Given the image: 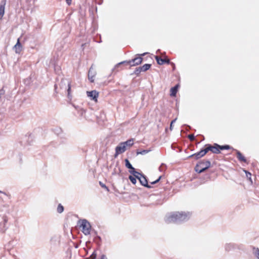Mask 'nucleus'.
Listing matches in <instances>:
<instances>
[{
    "label": "nucleus",
    "mask_w": 259,
    "mask_h": 259,
    "mask_svg": "<svg viewBox=\"0 0 259 259\" xmlns=\"http://www.w3.org/2000/svg\"><path fill=\"white\" fill-rule=\"evenodd\" d=\"M155 59L159 65H162L164 63L169 64L170 62L169 59H162L157 56H155Z\"/></svg>",
    "instance_id": "9b49d317"
},
{
    "label": "nucleus",
    "mask_w": 259,
    "mask_h": 259,
    "mask_svg": "<svg viewBox=\"0 0 259 259\" xmlns=\"http://www.w3.org/2000/svg\"><path fill=\"white\" fill-rule=\"evenodd\" d=\"M179 87H180L179 83H178L175 86L172 87L170 89V95L172 97L176 96Z\"/></svg>",
    "instance_id": "ddd939ff"
},
{
    "label": "nucleus",
    "mask_w": 259,
    "mask_h": 259,
    "mask_svg": "<svg viewBox=\"0 0 259 259\" xmlns=\"http://www.w3.org/2000/svg\"><path fill=\"white\" fill-rule=\"evenodd\" d=\"M244 171L245 172L247 178H248L250 180H251V174L249 172H248L245 170H244Z\"/></svg>",
    "instance_id": "2f4dec72"
},
{
    "label": "nucleus",
    "mask_w": 259,
    "mask_h": 259,
    "mask_svg": "<svg viewBox=\"0 0 259 259\" xmlns=\"http://www.w3.org/2000/svg\"><path fill=\"white\" fill-rule=\"evenodd\" d=\"M208 146L209 151H210L213 153L219 154L221 152V151H219L218 147L215 145V144H214L213 146H212L210 144H208Z\"/></svg>",
    "instance_id": "f8f14e48"
},
{
    "label": "nucleus",
    "mask_w": 259,
    "mask_h": 259,
    "mask_svg": "<svg viewBox=\"0 0 259 259\" xmlns=\"http://www.w3.org/2000/svg\"><path fill=\"white\" fill-rule=\"evenodd\" d=\"M106 255L104 254L102 255L100 259H106Z\"/></svg>",
    "instance_id": "58836bf2"
},
{
    "label": "nucleus",
    "mask_w": 259,
    "mask_h": 259,
    "mask_svg": "<svg viewBox=\"0 0 259 259\" xmlns=\"http://www.w3.org/2000/svg\"><path fill=\"white\" fill-rule=\"evenodd\" d=\"M98 238H99L100 239H101L100 237L98 236Z\"/></svg>",
    "instance_id": "c03bdc74"
},
{
    "label": "nucleus",
    "mask_w": 259,
    "mask_h": 259,
    "mask_svg": "<svg viewBox=\"0 0 259 259\" xmlns=\"http://www.w3.org/2000/svg\"><path fill=\"white\" fill-rule=\"evenodd\" d=\"M205 146L206 147L205 149L202 150L204 155H205L209 151L208 144L205 145Z\"/></svg>",
    "instance_id": "cd10ccee"
},
{
    "label": "nucleus",
    "mask_w": 259,
    "mask_h": 259,
    "mask_svg": "<svg viewBox=\"0 0 259 259\" xmlns=\"http://www.w3.org/2000/svg\"><path fill=\"white\" fill-rule=\"evenodd\" d=\"M159 170H160V171H161V166L159 167Z\"/></svg>",
    "instance_id": "79ce46f5"
},
{
    "label": "nucleus",
    "mask_w": 259,
    "mask_h": 259,
    "mask_svg": "<svg viewBox=\"0 0 259 259\" xmlns=\"http://www.w3.org/2000/svg\"><path fill=\"white\" fill-rule=\"evenodd\" d=\"M151 65L150 64H145L142 66H140V69H142L143 72L148 70L151 67Z\"/></svg>",
    "instance_id": "a211bd4d"
},
{
    "label": "nucleus",
    "mask_w": 259,
    "mask_h": 259,
    "mask_svg": "<svg viewBox=\"0 0 259 259\" xmlns=\"http://www.w3.org/2000/svg\"><path fill=\"white\" fill-rule=\"evenodd\" d=\"M204 155H205L204 154V153H203V152L201 150L200 151L189 156L188 157L190 158V157H194L196 159H198Z\"/></svg>",
    "instance_id": "2eb2a0df"
},
{
    "label": "nucleus",
    "mask_w": 259,
    "mask_h": 259,
    "mask_svg": "<svg viewBox=\"0 0 259 259\" xmlns=\"http://www.w3.org/2000/svg\"><path fill=\"white\" fill-rule=\"evenodd\" d=\"M211 165L209 160H203L198 162L195 167V170L198 173H201L210 167Z\"/></svg>",
    "instance_id": "7ed1b4c3"
},
{
    "label": "nucleus",
    "mask_w": 259,
    "mask_h": 259,
    "mask_svg": "<svg viewBox=\"0 0 259 259\" xmlns=\"http://www.w3.org/2000/svg\"><path fill=\"white\" fill-rule=\"evenodd\" d=\"M8 222V218L5 215H4L2 217H0V227L1 230L3 231H5L7 227H6V224Z\"/></svg>",
    "instance_id": "0eeeda50"
},
{
    "label": "nucleus",
    "mask_w": 259,
    "mask_h": 259,
    "mask_svg": "<svg viewBox=\"0 0 259 259\" xmlns=\"http://www.w3.org/2000/svg\"><path fill=\"white\" fill-rule=\"evenodd\" d=\"M188 138L191 141H194V139H195V136L193 134H191V135H188Z\"/></svg>",
    "instance_id": "473e14b6"
},
{
    "label": "nucleus",
    "mask_w": 259,
    "mask_h": 259,
    "mask_svg": "<svg viewBox=\"0 0 259 259\" xmlns=\"http://www.w3.org/2000/svg\"><path fill=\"white\" fill-rule=\"evenodd\" d=\"M140 181V184L148 188H151L152 187L148 184L146 177L143 174L140 172V175H137L136 177Z\"/></svg>",
    "instance_id": "39448f33"
},
{
    "label": "nucleus",
    "mask_w": 259,
    "mask_h": 259,
    "mask_svg": "<svg viewBox=\"0 0 259 259\" xmlns=\"http://www.w3.org/2000/svg\"><path fill=\"white\" fill-rule=\"evenodd\" d=\"M129 172L131 174L134 176L135 177H137V175H140V172L138 171H137L133 166V168L130 169Z\"/></svg>",
    "instance_id": "6ab92c4d"
},
{
    "label": "nucleus",
    "mask_w": 259,
    "mask_h": 259,
    "mask_svg": "<svg viewBox=\"0 0 259 259\" xmlns=\"http://www.w3.org/2000/svg\"><path fill=\"white\" fill-rule=\"evenodd\" d=\"M155 181H153V182H151V185L155 184L156 183H155Z\"/></svg>",
    "instance_id": "ea45409f"
},
{
    "label": "nucleus",
    "mask_w": 259,
    "mask_h": 259,
    "mask_svg": "<svg viewBox=\"0 0 259 259\" xmlns=\"http://www.w3.org/2000/svg\"><path fill=\"white\" fill-rule=\"evenodd\" d=\"M125 166L127 168L130 169V168H133L132 165L131 164V163L130 162L129 160L127 159H126L125 160Z\"/></svg>",
    "instance_id": "393cba45"
},
{
    "label": "nucleus",
    "mask_w": 259,
    "mask_h": 259,
    "mask_svg": "<svg viewBox=\"0 0 259 259\" xmlns=\"http://www.w3.org/2000/svg\"><path fill=\"white\" fill-rule=\"evenodd\" d=\"M161 178V176L159 177V178H158L157 180H156L155 181V183L156 184V183H157L158 182H159V181L160 180Z\"/></svg>",
    "instance_id": "e433bc0d"
},
{
    "label": "nucleus",
    "mask_w": 259,
    "mask_h": 259,
    "mask_svg": "<svg viewBox=\"0 0 259 259\" xmlns=\"http://www.w3.org/2000/svg\"><path fill=\"white\" fill-rule=\"evenodd\" d=\"M14 47L16 49V50L17 49V48H18L20 50V51H21L22 45L20 42L19 38L18 39L17 42L16 44L15 45Z\"/></svg>",
    "instance_id": "5701e85b"
},
{
    "label": "nucleus",
    "mask_w": 259,
    "mask_h": 259,
    "mask_svg": "<svg viewBox=\"0 0 259 259\" xmlns=\"http://www.w3.org/2000/svg\"><path fill=\"white\" fill-rule=\"evenodd\" d=\"M149 151V150H142V151H137V154L144 155V154H147V153H148Z\"/></svg>",
    "instance_id": "bb28decb"
},
{
    "label": "nucleus",
    "mask_w": 259,
    "mask_h": 259,
    "mask_svg": "<svg viewBox=\"0 0 259 259\" xmlns=\"http://www.w3.org/2000/svg\"><path fill=\"white\" fill-rule=\"evenodd\" d=\"M126 147H131L134 144V140L133 139H129L125 142H122Z\"/></svg>",
    "instance_id": "f3484780"
},
{
    "label": "nucleus",
    "mask_w": 259,
    "mask_h": 259,
    "mask_svg": "<svg viewBox=\"0 0 259 259\" xmlns=\"http://www.w3.org/2000/svg\"><path fill=\"white\" fill-rule=\"evenodd\" d=\"M233 247H232V245L231 244H227L225 246V249L227 251H229L231 249V248H232Z\"/></svg>",
    "instance_id": "7c9ffc66"
},
{
    "label": "nucleus",
    "mask_w": 259,
    "mask_h": 259,
    "mask_svg": "<svg viewBox=\"0 0 259 259\" xmlns=\"http://www.w3.org/2000/svg\"><path fill=\"white\" fill-rule=\"evenodd\" d=\"M67 96L69 98H71L72 97L71 95V85L70 83H68L67 84Z\"/></svg>",
    "instance_id": "b1692460"
},
{
    "label": "nucleus",
    "mask_w": 259,
    "mask_h": 259,
    "mask_svg": "<svg viewBox=\"0 0 259 259\" xmlns=\"http://www.w3.org/2000/svg\"><path fill=\"white\" fill-rule=\"evenodd\" d=\"M64 210V207L61 204H59L58 205V207H57V211L58 213H62Z\"/></svg>",
    "instance_id": "a878e982"
},
{
    "label": "nucleus",
    "mask_w": 259,
    "mask_h": 259,
    "mask_svg": "<svg viewBox=\"0 0 259 259\" xmlns=\"http://www.w3.org/2000/svg\"><path fill=\"white\" fill-rule=\"evenodd\" d=\"M215 145L218 147L219 151L223 150H229L231 148V147L228 145L221 146L217 143H215Z\"/></svg>",
    "instance_id": "dca6fc26"
},
{
    "label": "nucleus",
    "mask_w": 259,
    "mask_h": 259,
    "mask_svg": "<svg viewBox=\"0 0 259 259\" xmlns=\"http://www.w3.org/2000/svg\"><path fill=\"white\" fill-rule=\"evenodd\" d=\"M6 0H2L0 2V20H2L5 12Z\"/></svg>",
    "instance_id": "9d476101"
},
{
    "label": "nucleus",
    "mask_w": 259,
    "mask_h": 259,
    "mask_svg": "<svg viewBox=\"0 0 259 259\" xmlns=\"http://www.w3.org/2000/svg\"><path fill=\"white\" fill-rule=\"evenodd\" d=\"M140 68H141L140 66L138 67H137L136 68V69L135 70L134 73H132V74H136L137 75H139L141 72H143L142 69H140Z\"/></svg>",
    "instance_id": "4be33fe9"
},
{
    "label": "nucleus",
    "mask_w": 259,
    "mask_h": 259,
    "mask_svg": "<svg viewBox=\"0 0 259 259\" xmlns=\"http://www.w3.org/2000/svg\"><path fill=\"white\" fill-rule=\"evenodd\" d=\"M176 120H177V118H175V119H174V120H172L171 121V122H170V127H169V128H170V130L171 131H172V124H174V123L176 122Z\"/></svg>",
    "instance_id": "c9c22d12"
},
{
    "label": "nucleus",
    "mask_w": 259,
    "mask_h": 259,
    "mask_svg": "<svg viewBox=\"0 0 259 259\" xmlns=\"http://www.w3.org/2000/svg\"><path fill=\"white\" fill-rule=\"evenodd\" d=\"M96 75V71L93 65L90 67L88 72V78L90 81H94Z\"/></svg>",
    "instance_id": "6e6552de"
},
{
    "label": "nucleus",
    "mask_w": 259,
    "mask_h": 259,
    "mask_svg": "<svg viewBox=\"0 0 259 259\" xmlns=\"http://www.w3.org/2000/svg\"><path fill=\"white\" fill-rule=\"evenodd\" d=\"M85 110L82 108L78 111L79 115L81 116H83L84 115V114L85 113Z\"/></svg>",
    "instance_id": "c85d7f7f"
},
{
    "label": "nucleus",
    "mask_w": 259,
    "mask_h": 259,
    "mask_svg": "<svg viewBox=\"0 0 259 259\" xmlns=\"http://www.w3.org/2000/svg\"><path fill=\"white\" fill-rule=\"evenodd\" d=\"M126 150V147L123 144L122 142L115 148V153L114 155L115 157H116L119 154L124 153Z\"/></svg>",
    "instance_id": "423d86ee"
},
{
    "label": "nucleus",
    "mask_w": 259,
    "mask_h": 259,
    "mask_svg": "<svg viewBox=\"0 0 259 259\" xmlns=\"http://www.w3.org/2000/svg\"><path fill=\"white\" fill-rule=\"evenodd\" d=\"M189 212H175L166 217L165 221L167 223H181L188 221L190 217Z\"/></svg>",
    "instance_id": "f257e3e1"
},
{
    "label": "nucleus",
    "mask_w": 259,
    "mask_h": 259,
    "mask_svg": "<svg viewBox=\"0 0 259 259\" xmlns=\"http://www.w3.org/2000/svg\"><path fill=\"white\" fill-rule=\"evenodd\" d=\"M71 1L72 0H66V3L68 5H70L71 3Z\"/></svg>",
    "instance_id": "4c0bfd02"
},
{
    "label": "nucleus",
    "mask_w": 259,
    "mask_h": 259,
    "mask_svg": "<svg viewBox=\"0 0 259 259\" xmlns=\"http://www.w3.org/2000/svg\"><path fill=\"white\" fill-rule=\"evenodd\" d=\"M146 53H143L142 54H138V57L135 58L129 61H123L118 63V65L121 64H125L126 66H134L140 64L142 61L143 58L142 56H144Z\"/></svg>",
    "instance_id": "f03ea898"
},
{
    "label": "nucleus",
    "mask_w": 259,
    "mask_h": 259,
    "mask_svg": "<svg viewBox=\"0 0 259 259\" xmlns=\"http://www.w3.org/2000/svg\"><path fill=\"white\" fill-rule=\"evenodd\" d=\"M79 227L82 229V232L85 235H88L90 234L91 226L87 220H82Z\"/></svg>",
    "instance_id": "20e7f679"
},
{
    "label": "nucleus",
    "mask_w": 259,
    "mask_h": 259,
    "mask_svg": "<svg viewBox=\"0 0 259 259\" xmlns=\"http://www.w3.org/2000/svg\"><path fill=\"white\" fill-rule=\"evenodd\" d=\"M122 66H126V65L125 64H121L118 66V64H117L113 68V70L115 71H118L120 70H122L123 69Z\"/></svg>",
    "instance_id": "aec40b11"
},
{
    "label": "nucleus",
    "mask_w": 259,
    "mask_h": 259,
    "mask_svg": "<svg viewBox=\"0 0 259 259\" xmlns=\"http://www.w3.org/2000/svg\"><path fill=\"white\" fill-rule=\"evenodd\" d=\"M96 256H97V254L96 253V251H94L92 254L91 255V256H90V259H95L96 258Z\"/></svg>",
    "instance_id": "c756f323"
},
{
    "label": "nucleus",
    "mask_w": 259,
    "mask_h": 259,
    "mask_svg": "<svg viewBox=\"0 0 259 259\" xmlns=\"http://www.w3.org/2000/svg\"><path fill=\"white\" fill-rule=\"evenodd\" d=\"M87 94L88 96L90 97L91 99L95 101V102L97 101L99 96V93L98 92L95 90H93L90 92H87Z\"/></svg>",
    "instance_id": "1a4fd4ad"
},
{
    "label": "nucleus",
    "mask_w": 259,
    "mask_h": 259,
    "mask_svg": "<svg viewBox=\"0 0 259 259\" xmlns=\"http://www.w3.org/2000/svg\"><path fill=\"white\" fill-rule=\"evenodd\" d=\"M57 84H55V85H54V88H55V90H56V89H57Z\"/></svg>",
    "instance_id": "a19ab883"
},
{
    "label": "nucleus",
    "mask_w": 259,
    "mask_h": 259,
    "mask_svg": "<svg viewBox=\"0 0 259 259\" xmlns=\"http://www.w3.org/2000/svg\"><path fill=\"white\" fill-rule=\"evenodd\" d=\"M100 185H101V186L103 188H104L105 189H106L107 191H109V189L103 183H102V182H100Z\"/></svg>",
    "instance_id": "f704fd0d"
},
{
    "label": "nucleus",
    "mask_w": 259,
    "mask_h": 259,
    "mask_svg": "<svg viewBox=\"0 0 259 259\" xmlns=\"http://www.w3.org/2000/svg\"><path fill=\"white\" fill-rule=\"evenodd\" d=\"M128 179H130V180L131 181L133 184L135 185L136 184L137 178L136 177H135L134 176L130 175L128 177Z\"/></svg>",
    "instance_id": "412c9836"
},
{
    "label": "nucleus",
    "mask_w": 259,
    "mask_h": 259,
    "mask_svg": "<svg viewBox=\"0 0 259 259\" xmlns=\"http://www.w3.org/2000/svg\"><path fill=\"white\" fill-rule=\"evenodd\" d=\"M236 151L237 157L238 159L240 161H243L245 163H247V160L245 157L242 154V153L238 150Z\"/></svg>",
    "instance_id": "4468645a"
},
{
    "label": "nucleus",
    "mask_w": 259,
    "mask_h": 259,
    "mask_svg": "<svg viewBox=\"0 0 259 259\" xmlns=\"http://www.w3.org/2000/svg\"><path fill=\"white\" fill-rule=\"evenodd\" d=\"M0 193H4L3 192H2V191H0Z\"/></svg>",
    "instance_id": "37998d69"
},
{
    "label": "nucleus",
    "mask_w": 259,
    "mask_h": 259,
    "mask_svg": "<svg viewBox=\"0 0 259 259\" xmlns=\"http://www.w3.org/2000/svg\"><path fill=\"white\" fill-rule=\"evenodd\" d=\"M254 255L255 256L259 259V249L257 248L256 250L254 252Z\"/></svg>",
    "instance_id": "72a5a7b5"
}]
</instances>
